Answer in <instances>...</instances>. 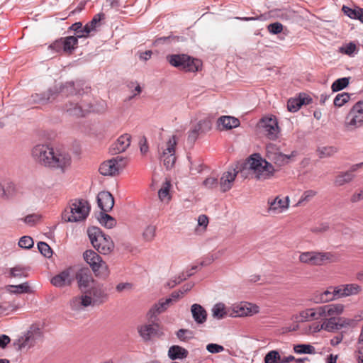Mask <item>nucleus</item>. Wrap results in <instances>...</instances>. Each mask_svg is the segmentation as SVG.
I'll return each instance as SVG.
<instances>
[{"mask_svg": "<svg viewBox=\"0 0 363 363\" xmlns=\"http://www.w3.org/2000/svg\"><path fill=\"white\" fill-rule=\"evenodd\" d=\"M31 156L36 163L47 167L63 169L70 164V157L67 153L55 150L45 144L35 145L31 150Z\"/></svg>", "mask_w": 363, "mask_h": 363, "instance_id": "nucleus-1", "label": "nucleus"}, {"mask_svg": "<svg viewBox=\"0 0 363 363\" xmlns=\"http://www.w3.org/2000/svg\"><path fill=\"white\" fill-rule=\"evenodd\" d=\"M91 206L84 199L71 200L62 213L65 222H80L84 220L89 214Z\"/></svg>", "mask_w": 363, "mask_h": 363, "instance_id": "nucleus-2", "label": "nucleus"}, {"mask_svg": "<svg viewBox=\"0 0 363 363\" xmlns=\"http://www.w3.org/2000/svg\"><path fill=\"white\" fill-rule=\"evenodd\" d=\"M87 233L93 247L101 254L108 255L114 248V243L111 238L106 235L97 227H90Z\"/></svg>", "mask_w": 363, "mask_h": 363, "instance_id": "nucleus-3", "label": "nucleus"}, {"mask_svg": "<svg viewBox=\"0 0 363 363\" xmlns=\"http://www.w3.org/2000/svg\"><path fill=\"white\" fill-rule=\"evenodd\" d=\"M298 260L303 264L311 266H320L326 263L336 262L337 257L329 252L307 251L300 253Z\"/></svg>", "mask_w": 363, "mask_h": 363, "instance_id": "nucleus-4", "label": "nucleus"}, {"mask_svg": "<svg viewBox=\"0 0 363 363\" xmlns=\"http://www.w3.org/2000/svg\"><path fill=\"white\" fill-rule=\"evenodd\" d=\"M246 165L258 179H265L274 172L272 164L263 160L258 154L252 155L247 160Z\"/></svg>", "mask_w": 363, "mask_h": 363, "instance_id": "nucleus-5", "label": "nucleus"}, {"mask_svg": "<svg viewBox=\"0 0 363 363\" xmlns=\"http://www.w3.org/2000/svg\"><path fill=\"white\" fill-rule=\"evenodd\" d=\"M63 109L69 116L79 118L90 113L92 105L86 99L79 100V96L76 95L65 103Z\"/></svg>", "mask_w": 363, "mask_h": 363, "instance_id": "nucleus-6", "label": "nucleus"}, {"mask_svg": "<svg viewBox=\"0 0 363 363\" xmlns=\"http://www.w3.org/2000/svg\"><path fill=\"white\" fill-rule=\"evenodd\" d=\"M177 144L176 137L172 135L164 144L159 147V158L167 169H172L175 164Z\"/></svg>", "mask_w": 363, "mask_h": 363, "instance_id": "nucleus-7", "label": "nucleus"}, {"mask_svg": "<svg viewBox=\"0 0 363 363\" xmlns=\"http://www.w3.org/2000/svg\"><path fill=\"white\" fill-rule=\"evenodd\" d=\"M167 60L171 65L185 72H196L201 65L200 60L184 54L168 55Z\"/></svg>", "mask_w": 363, "mask_h": 363, "instance_id": "nucleus-8", "label": "nucleus"}, {"mask_svg": "<svg viewBox=\"0 0 363 363\" xmlns=\"http://www.w3.org/2000/svg\"><path fill=\"white\" fill-rule=\"evenodd\" d=\"M83 257L96 277L104 279L108 277L110 272L108 265L96 252L91 250H86Z\"/></svg>", "mask_w": 363, "mask_h": 363, "instance_id": "nucleus-9", "label": "nucleus"}, {"mask_svg": "<svg viewBox=\"0 0 363 363\" xmlns=\"http://www.w3.org/2000/svg\"><path fill=\"white\" fill-rule=\"evenodd\" d=\"M127 159L121 156H117L101 163L99 172L104 176H116L125 167Z\"/></svg>", "mask_w": 363, "mask_h": 363, "instance_id": "nucleus-10", "label": "nucleus"}, {"mask_svg": "<svg viewBox=\"0 0 363 363\" xmlns=\"http://www.w3.org/2000/svg\"><path fill=\"white\" fill-rule=\"evenodd\" d=\"M346 126L352 129L363 125V101L357 102L350 110L346 118Z\"/></svg>", "mask_w": 363, "mask_h": 363, "instance_id": "nucleus-11", "label": "nucleus"}, {"mask_svg": "<svg viewBox=\"0 0 363 363\" xmlns=\"http://www.w3.org/2000/svg\"><path fill=\"white\" fill-rule=\"evenodd\" d=\"M86 292L91 296L92 306L101 305L108 298V288L103 284H95Z\"/></svg>", "mask_w": 363, "mask_h": 363, "instance_id": "nucleus-12", "label": "nucleus"}, {"mask_svg": "<svg viewBox=\"0 0 363 363\" xmlns=\"http://www.w3.org/2000/svg\"><path fill=\"white\" fill-rule=\"evenodd\" d=\"M42 337V332L37 327H30V329L18 340V347L22 350L30 347Z\"/></svg>", "mask_w": 363, "mask_h": 363, "instance_id": "nucleus-13", "label": "nucleus"}, {"mask_svg": "<svg viewBox=\"0 0 363 363\" xmlns=\"http://www.w3.org/2000/svg\"><path fill=\"white\" fill-rule=\"evenodd\" d=\"M345 306L342 303H331L318 306L319 319L331 318L337 320L336 317L342 315Z\"/></svg>", "mask_w": 363, "mask_h": 363, "instance_id": "nucleus-14", "label": "nucleus"}, {"mask_svg": "<svg viewBox=\"0 0 363 363\" xmlns=\"http://www.w3.org/2000/svg\"><path fill=\"white\" fill-rule=\"evenodd\" d=\"M74 279V270L69 267L53 277L51 284L55 287L62 288L72 284Z\"/></svg>", "mask_w": 363, "mask_h": 363, "instance_id": "nucleus-15", "label": "nucleus"}, {"mask_svg": "<svg viewBox=\"0 0 363 363\" xmlns=\"http://www.w3.org/2000/svg\"><path fill=\"white\" fill-rule=\"evenodd\" d=\"M184 292L182 291H174L170 297L166 300H160L157 304H155L149 311L150 317L164 312L173 302H176L179 298L182 297Z\"/></svg>", "mask_w": 363, "mask_h": 363, "instance_id": "nucleus-16", "label": "nucleus"}, {"mask_svg": "<svg viewBox=\"0 0 363 363\" xmlns=\"http://www.w3.org/2000/svg\"><path fill=\"white\" fill-rule=\"evenodd\" d=\"M268 213L279 214L286 211L289 207V196L281 197L279 196L273 199L268 200Z\"/></svg>", "mask_w": 363, "mask_h": 363, "instance_id": "nucleus-17", "label": "nucleus"}, {"mask_svg": "<svg viewBox=\"0 0 363 363\" xmlns=\"http://www.w3.org/2000/svg\"><path fill=\"white\" fill-rule=\"evenodd\" d=\"M263 128L268 138L275 140L279 133V127L275 117L264 118L262 120Z\"/></svg>", "mask_w": 363, "mask_h": 363, "instance_id": "nucleus-18", "label": "nucleus"}, {"mask_svg": "<svg viewBox=\"0 0 363 363\" xmlns=\"http://www.w3.org/2000/svg\"><path fill=\"white\" fill-rule=\"evenodd\" d=\"M18 308L19 306L13 298L0 296V318L12 314Z\"/></svg>", "mask_w": 363, "mask_h": 363, "instance_id": "nucleus-19", "label": "nucleus"}, {"mask_svg": "<svg viewBox=\"0 0 363 363\" xmlns=\"http://www.w3.org/2000/svg\"><path fill=\"white\" fill-rule=\"evenodd\" d=\"M363 165L362 163L357 164L351 167V168L346 172L339 173L335 179L334 184L335 186H341L351 182L354 178V172L357 171L358 168Z\"/></svg>", "mask_w": 363, "mask_h": 363, "instance_id": "nucleus-20", "label": "nucleus"}, {"mask_svg": "<svg viewBox=\"0 0 363 363\" xmlns=\"http://www.w3.org/2000/svg\"><path fill=\"white\" fill-rule=\"evenodd\" d=\"M233 312L235 316L252 315L259 312V307L255 304L242 302L233 306Z\"/></svg>", "mask_w": 363, "mask_h": 363, "instance_id": "nucleus-21", "label": "nucleus"}, {"mask_svg": "<svg viewBox=\"0 0 363 363\" xmlns=\"http://www.w3.org/2000/svg\"><path fill=\"white\" fill-rule=\"evenodd\" d=\"M77 43V38L74 36H69L66 38H62L60 40H56L52 45V47L57 52L60 51L61 50H64L65 52H68L74 50Z\"/></svg>", "mask_w": 363, "mask_h": 363, "instance_id": "nucleus-22", "label": "nucleus"}, {"mask_svg": "<svg viewBox=\"0 0 363 363\" xmlns=\"http://www.w3.org/2000/svg\"><path fill=\"white\" fill-rule=\"evenodd\" d=\"M138 331L142 338L145 340H150L152 337L160 335V325L155 323L151 324H145L138 327Z\"/></svg>", "mask_w": 363, "mask_h": 363, "instance_id": "nucleus-23", "label": "nucleus"}, {"mask_svg": "<svg viewBox=\"0 0 363 363\" xmlns=\"http://www.w3.org/2000/svg\"><path fill=\"white\" fill-rule=\"evenodd\" d=\"M70 307L74 311H80L88 306H92L91 296L86 291L82 295L74 296L69 301Z\"/></svg>", "mask_w": 363, "mask_h": 363, "instance_id": "nucleus-24", "label": "nucleus"}, {"mask_svg": "<svg viewBox=\"0 0 363 363\" xmlns=\"http://www.w3.org/2000/svg\"><path fill=\"white\" fill-rule=\"evenodd\" d=\"M74 277L77 280L78 286L81 289L87 288L91 283L94 282L93 277L88 268H82L77 272H74Z\"/></svg>", "mask_w": 363, "mask_h": 363, "instance_id": "nucleus-25", "label": "nucleus"}, {"mask_svg": "<svg viewBox=\"0 0 363 363\" xmlns=\"http://www.w3.org/2000/svg\"><path fill=\"white\" fill-rule=\"evenodd\" d=\"M97 202L99 208L104 211H111L114 205V199L111 193L101 191L98 194Z\"/></svg>", "mask_w": 363, "mask_h": 363, "instance_id": "nucleus-26", "label": "nucleus"}, {"mask_svg": "<svg viewBox=\"0 0 363 363\" xmlns=\"http://www.w3.org/2000/svg\"><path fill=\"white\" fill-rule=\"evenodd\" d=\"M62 97L61 94H56L51 91H48L43 94H35L32 95L30 99V103L32 105L45 104L47 102L52 101L55 99H60Z\"/></svg>", "mask_w": 363, "mask_h": 363, "instance_id": "nucleus-27", "label": "nucleus"}, {"mask_svg": "<svg viewBox=\"0 0 363 363\" xmlns=\"http://www.w3.org/2000/svg\"><path fill=\"white\" fill-rule=\"evenodd\" d=\"M237 174L238 172L235 169H232L223 174L220 179V187L223 192L228 191L232 188Z\"/></svg>", "mask_w": 363, "mask_h": 363, "instance_id": "nucleus-28", "label": "nucleus"}, {"mask_svg": "<svg viewBox=\"0 0 363 363\" xmlns=\"http://www.w3.org/2000/svg\"><path fill=\"white\" fill-rule=\"evenodd\" d=\"M361 291L362 287L357 284H348L338 286V290L336 291V293L338 294L339 298H341L357 295Z\"/></svg>", "mask_w": 363, "mask_h": 363, "instance_id": "nucleus-29", "label": "nucleus"}, {"mask_svg": "<svg viewBox=\"0 0 363 363\" xmlns=\"http://www.w3.org/2000/svg\"><path fill=\"white\" fill-rule=\"evenodd\" d=\"M208 130L211 129V123L208 120L200 121L196 124L191 130L189 132L188 140L191 142H194L199 133L203 130Z\"/></svg>", "mask_w": 363, "mask_h": 363, "instance_id": "nucleus-30", "label": "nucleus"}, {"mask_svg": "<svg viewBox=\"0 0 363 363\" xmlns=\"http://www.w3.org/2000/svg\"><path fill=\"white\" fill-rule=\"evenodd\" d=\"M131 135L125 133L121 135L113 145L116 152H123L127 150L131 143Z\"/></svg>", "mask_w": 363, "mask_h": 363, "instance_id": "nucleus-31", "label": "nucleus"}, {"mask_svg": "<svg viewBox=\"0 0 363 363\" xmlns=\"http://www.w3.org/2000/svg\"><path fill=\"white\" fill-rule=\"evenodd\" d=\"M297 318L302 322L309 321L311 320H318V306L315 308H306L300 311Z\"/></svg>", "mask_w": 363, "mask_h": 363, "instance_id": "nucleus-32", "label": "nucleus"}, {"mask_svg": "<svg viewBox=\"0 0 363 363\" xmlns=\"http://www.w3.org/2000/svg\"><path fill=\"white\" fill-rule=\"evenodd\" d=\"M191 313L194 320L201 324L206 322L207 318V313L206 310L199 304H193L191 306Z\"/></svg>", "mask_w": 363, "mask_h": 363, "instance_id": "nucleus-33", "label": "nucleus"}, {"mask_svg": "<svg viewBox=\"0 0 363 363\" xmlns=\"http://www.w3.org/2000/svg\"><path fill=\"white\" fill-rule=\"evenodd\" d=\"M189 352L186 349L179 345L170 347L168 351L169 357L172 360L186 358Z\"/></svg>", "mask_w": 363, "mask_h": 363, "instance_id": "nucleus-34", "label": "nucleus"}, {"mask_svg": "<svg viewBox=\"0 0 363 363\" xmlns=\"http://www.w3.org/2000/svg\"><path fill=\"white\" fill-rule=\"evenodd\" d=\"M218 123L219 126H223V129H231L238 127L240 121L235 117L224 116L218 119Z\"/></svg>", "mask_w": 363, "mask_h": 363, "instance_id": "nucleus-35", "label": "nucleus"}, {"mask_svg": "<svg viewBox=\"0 0 363 363\" xmlns=\"http://www.w3.org/2000/svg\"><path fill=\"white\" fill-rule=\"evenodd\" d=\"M342 10L350 18L358 19L363 23V9L359 7L351 9L343 6Z\"/></svg>", "mask_w": 363, "mask_h": 363, "instance_id": "nucleus-36", "label": "nucleus"}, {"mask_svg": "<svg viewBox=\"0 0 363 363\" xmlns=\"http://www.w3.org/2000/svg\"><path fill=\"white\" fill-rule=\"evenodd\" d=\"M338 290V286H330L320 295V300L321 302H328L339 298L338 294L336 291Z\"/></svg>", "mask_w": 363, "mask_h": 363, "instance_id": "nucleus-37", "label": "nucleus"}, {"mask_svg": "<svg viewBox=\"0 0 363 363\" xmlns=\"http://www.w3.org/2000/svg\"><path fill=\"white\" fill-rule=\"evenodd\" d=\"M172 186L171 182L168 180L163 183L162 187L158 191V196L161 201H169L171 196L169 194L170 188Z\"/></svg>", "mask_w": 363, "mask_h": 363, "instance_id": "nucleus-38", "label": "nucleus"}, {"mask_svg": "<svg viewBox=\"0 0 363 363\" xmlns=\"http://www.w3.org/2000/svg\"><path fill=\"white\" fill-rule=\"evenodd\" d=\"M292 157H294L293 154L285 155L281 153L280 151L278 153H276L275 155L272 156L269 160L279 167H281L286 164Z\"/></svg>", "mask_w": 363, "mask_h": 363, "instance_id": "nucleus-39", "label": "nucleus"}, {"mask_svg": "<svg viewBox=\"0 0 363 363\" xmlns=\"http://www.w3.org/2000/svg\"><path fill=\"white\" fill-rule=\"evenodd\" d=\"M306 98L299 97L298 99H291L287 102V108L290 112H296L302 105L308 104L306 102Z\"/></svg>", "mask_w": 363, "mask_h": 363, "instance_id": "nucleus-40", "label": "nucleus"}, {"mask_svg": "<svg viewBox=\"0 0 363 363\" xmlns=\"http://www.w3.org/2000/svg\"><path fill=\"white\" fill-rule=\"evenodd\" d=\"M318 194L314 189H308L303 192L296 206H300L311 201Z\"/></svg>", "mask_w": 363, "mask_h": 363, "instance_id": "nucleus-41", "label": "nucleus"}, {"mask_svg": "<svg viewBox=\"0 0 363 363\" xmlns=\"http://www.w3.org/2000/svg\"><path fill=\"white\" fill-rule=\"evenodd\" d=\"M322 320V327L323 330L333 333L336 330H339L337 320L331 318H325Z\"/></svg>", "mask_w": 363, "mask_h": 363, "instance_id": "nucleus-42", "label": "nucleus"}, {"mask_svg": "<svg viewBox=\"0 0 363 363\" xmlns=\"http://www.w3.org/2000/svg\"><path fill=\"white\" fill-rule=\"evenodd\" d=\"M103 17L104 14L98 13L95 15L92 20L84 27V31L86 35H89L92 30H95L97 24L101 21Z\"/></svg>", "mask_w": 363, "mask_h": 363, "instance_id": "nucleus-43", "label": "nucleus"}, {"mask_svg": "<svg viewBox=\"0 0 363 363\" xmlns=\"http://www.w3.org/2000/svg\"><path fill=\"white\" fill-rule=\"evenodd\" d=\"M294 351L297 354H315L313 346L306 344H299L294 346Z\"/></svg>", "mask_w": 363, "mask_h": 363, "instance_id": "nucleus-44", "label": "nucleus"}, {"mask_svg": "<svg viewBox=\"0 0 363 363\" xmlns=\"http://www.w3.org/2000/svg\"><path fill=\"white\" fill-rule=\"evenodd\" d=\"M6 289L11 294H22L29 291V286L27 282L18 285H9Z\"/></svg>", "mask_w": 363, "mask_h": 363, "instance_id": "nucleus-45", "label": "nucleus"}, {"mask_svg": "<svg viewBox=\"0 0 363 363\" xmlns=\"http://www.w3.org/2000/svg\"><path fill=\"white\" fill-rule=\"evenodd\" d=\"M99 220L100 223L107 228H112L116 223L113 217L104 213H101Z\"/></svg>", "mask_w": 363, "mask_h": 363, "instance_id": "nucleus-46", "label": "nucleus"}, {"mask_svg": "<svg viewBox=\"0 0 363 363\" xmlns=\"http://www.w3.org/2000/svg\"><path fill=\"white\" fill-rule=\"evenodd\" d=\"M213 316L218 319H222L227 315L225 307L223 303L216 304L212 309Z\"/></svg>", "mask_w": 363, "mask_h": 363, "instance_id": "nucleus-47", "label": "nucleus"}, {"mask_svg": "<svg viewBox=\"0 0 363 363\" xmlns=\"http://www.w3.org/2000/svg\"><path fill=\"white\" fill-rule=\"evenodd\" d=\"M265 363H281V357L277 350L269 352L264 357Z\"/></svg>", "mask_w": 363, "mask_h": 363, "instance_id": "nucleus-48", "label": "nucleus"}, {"mask_svg": "<svg viewBox=\"0 0 363 363\" xmlns=\"http://www.w3.org/2000/svg\"><path fill=\"white\" fill-rule=\"evenodd\" d=\"M348 84L349 79L347 78H340L333 83L331 89L333 91H338L345 88Z\"/></svg>", "mask_w": 363, "mask_h": 363, "instance_id": "nucleus-49", "label": "nucleus"}, {"mask_svg": "<svg viewBox=\"0 0 363 363\" xmlns=\"http://www.w3.org/2000/svg\"><path fill=\"white\" fill-rule=\"evenodd\" d=\"M357 51V46L354 43H349L343 45L339 48V52L352 56Z\"/></svg>", "mask_w": 363, "mask_h": 363, "instance_id": "nucleus-50", "label": "nucleus"}, {"mask_svg": "<svg viewBox=\"0 0 363 363\" xmlns=\"http://www.w3.org/2000/svg\"><path fill=\"white\" fill-rule=\"evenodd\" d=\"M338 329L354 327L356 325L357 320L347 318H340L337 320Z\"/></svg>", "mask_w": 363, "mask_h": 363, "instance_id": "nucleus-51", "label": "nucleus"}, {"mask_svg": "<svg viewBox=\"0 0 363 363\" xmlns=\"http://www.w3.org/2000/svg\"><path fill=\"white\" fill-rule=\"evenodd\" d=\"M350 95L347 93L338 94L334 99V105L337 107H341L350 100Z\"/></svg>", "mask_w": 363, "mask_h": 363, "instance_id": "nucleus-52", "label": "nucleus"}, {"mask_svg": "<svg viewBox=\"0 0 363 363\" xmlns=\"http://www.w3.org/2000/svg\"><path fill=\"white\" fill-rule=\"evenodd\" d=\"M10 276L11 277H26L28 276L26 269L21 266H16L10 269Z\"/></svg>", "mask_w": 363, "mask_h": 363, "instance_id": "nucleus-53", "label": "nucleus"}, {"mask_svg": "<svg viewBox=\"0 0 363 363\" xmlns=\"http://www.w3.org/2000/svg\"><path fill=\"white\" fill-rule=\"evenodd\" d=\"M155 232H156V227L154 225H149L147 226L143 233V237L144 240L146 241H152L155 236Z\"/></svg>", "mask_w": 363, "mask_h": 363, "instance_id": "nucleus-54", "label": "nucleus"}, {"mask_svg": "<svg viewBox=\"0 0 363 363\" xmlns=\"http://www.w3.org/2000/svg\"><path fill=\"white\" fill-rule=\"evenodd\" d=\"M322 322H314L305 328L306 334H313L323 330Z\"/></svg>", "mask_w": 363, "mask_h": 363, "instance_id": "nucleus-55", "label": "nucleus"}, {"mask_svg": "<svg viewBox=\"0 0 363 363\" xmlns=\"http://www.w3.org/2000/svg\"><path fill=\"white\" fill-rule=\"evenodd\" d=\"M34 242L30 236H23L19 242L18 245L21 248L30 249L33 246Z\"/></svg>", "mask_w": 363, "mask_h": 363, "instance_id": "nucleus-56", "label": "nucleus"}, {"mask_svg": "<svg viewBox=\"0 0 363 363\" xmlns=\"http://www.w3.org/2000/svg\"><path fill=\"white\" fill-rule=\"evenodd\" d=\"M38 247L41 254L43 255L45 257H51L52 251L50 247L47 243L44 242H40L38 244Z\"/></svg>", "mask_w": 363, "mask_h": 363, "instance_id": "nucleus-57", "label": "nucleus"}, {"mask_svg": "<svg viewBox=\"0 0 363 363\" xmlns=\"http://www.w3.org/2000/svg\"><path fill=\"white\" fill-rule=\"evenodd\" d=\"M128 89L133 92V95L128 97V100H131L135 96L140 94L142 91L141 87L138 83L131 82L128 84Z\"/></svg>", "mask_w": 363, "mask_h": 363, "instance_id": "nucleus-58", "label": "nucleus"}, {"mask_svg": "<svg viewBox=\"0 0 363 363\" xmlns=\"http://www.w3.org/2000/svg\"><path fill=\"white\" fill-rule=\"evenodd\" d=\"M279 152H280V150L276 144L270 143L266 145V152L268 159H270L272 157V156H274L275 154L278 153Z\"/></svg>", "mask_w": 363, "mask_h": 363, "instance_id": "nucleus-59", "label": "nucleus"}, {"mask_svg": "<svg viewBox=\"0 0 363 363\" xmlns=\"http://www.w3.org/2000/svg\"><path fill=\"white\" fill-rule=\"evenodd\" d=\"M267 29L270 33L279 34L283 30V25L279 22L273 23L267 26Z\"/></svg>", "mask_w": 363, "mask_h": 363, "instance_id": "nucleus-60", "label": "nucleus"}, {"mask_svg": "<svg viewBox=\"0 0 363 363\" xmlns=\"http://www.w3.org/2000/svg\"><path fill=\"white\" fill-rule=\"evenodd\" d=\"M177 337L182 341H186L187 339L192 337L193 333L191 330L186 329H180L177 333Z\"/></svg>", "mask_w": 363, "mask_h": 363, "instance_id": "nucleus-61", "label": "nucleus"}, {"mask_svg": "<svg viewBox=\"0 0 363 363\" xmlns=\"http://www.w3.org/2000/svg\"><path fill=\"white\" fill-rule=\"evenodd\" d=\"M72 28L77 33V38L88 36L84 31V27H82V24L80 22L74 23L72 26Z\"/></svg>", "mask_w": 363, "mask_h": 363, "instance_id": "nucleus-62", "label": "nucleus"}, {"mask_svg": "<svg viewBox=\"0 0 363 363\" xmlns=\"http://www.w3.org/2000/svg\"><path fill=\"white\" fill-rule=\"evenodd\" d=\"M218 184L217 179L213 177L206 178L203 182V186L208 189L215 188L218 186Z\"/></svg>", "mask_w": 363, "mask_h": 363, "instance_id": "nucleus-63", "label": "nucleus"}, {"mask_svg": "<svg viewBox=\"0 0 363 363\" xmlns=\"http://www.w3.org/2000/svg\"><path fill=\"white\" fill-rule=\"evenodd\" d=\"M206 350L211 353L216 354L223 352L224 350V347L222 345L210 343L207 345Z\"/></svg>", "mask_w": 363, "mask_h": 363, "instance_id": "nucleus-64", "label": "nucleus"}]
</instances>
